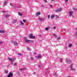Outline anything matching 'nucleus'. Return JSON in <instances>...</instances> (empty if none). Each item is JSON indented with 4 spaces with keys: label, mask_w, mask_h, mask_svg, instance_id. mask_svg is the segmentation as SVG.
<instances>
[{
    "label": "nucleus",
    "mask_w": 77,
    "mask_h": 77,
    "mask_svg": "<svg viewBox=\"0 0 77 77\" xmlns=\"http://www.w3.org/2000/svg\"><path fill=\"white\" fill-rule=\"evenodd\" d=\"M67 64H70L72 62V60H66Z\"/></svg>",
    "instance_id": "obj_1"
},
{
    "label": "nucleus",
    "mask_w": 77,
    "mask_h": 77,
    "mask_svg": "<svg viewBox=\"0 0 77 77\" xmlns=\"http://www.w3.org/2000/svg\"><path fill=\"white\" fill-rule=\"evenodd\" d=\"M29 38L31 39H35V36H33V34H30Z\"/></svg>",
    "instance_id": "obj_2"
},
{
    "label": "nucleus",
    "mask_w": 77,
    "mask_h": 77,
    "mask_svg": "<svg viewBox=\"0 0 77 77\" xmlns=\"http://www.w3.org/2000/svg\"><path fill=\"white\" fill-rule=\"evenodd\" d=\"M24 40L25 42H26V43H29V40L27 39L26 37H24Z\"/></svg>",
    "instance_id": "obj_3"
},
{
    "label": "nucleus",
    "mask_w": 77,
    "mask_h": 77,
    "mask_svg": "<svg viewBox=\"0 0 77 77\" xmlns=\"http://www.w3.org/2000/svg\"><path fill=\"white\" fill-rule=\"evenodd\" d=\"M49 73V69H48L45 71V74H48Z\"/></svg>",
    "instance_id": "obj_4"
},
{
    "label": "nucleus",
    "mask_w": 77,
    "mask_h": 77,
    "mask_svg": "<svg viewBox=\"0 0 77 77\" xmlns=\"http://www.w3.org/2000/svg\"><path fill=\"white\" fill-rule=\"evenodd\" d=\"M9 74L8 75V77H12V75H13V73L10 72Z\"/></svg>",
    "instance_id": "obj_5"
},
{
    "label": "nucleus",
    "mask_w": 77,
    "mask_h": 77,
    "mask_svg": "<svg viewBox=\"0 0 77 77\" xmlns=\"http://www.w3.org/2000/svg\"><path fill=\"white\" fill-rule=\"evenodd\" d=\"M69 17H72V11H69Z\"/></svg>",
    "instance_id": "obj_6"
},
{
    "label": "nucleus",
    "mask_w": 77,
    "mask_h": 77,
    "mask_svg": "<svg viewBox=\"0 0 77 77\" xmlns=\"http://www.w3.org/2000/svg\"><path fill=\"white\" fill-rule=\"evenodd\" d=\"M10 16V15H8L6 14H5L4 15L5 17V18H9V17Z\"/></svg>",
    "instance_id": "obj_7"
},
{
    "label": "nucleus",
    "mask_w": 77,
    "mask_h": 77,
    "mask_svg": "<svg viewBox=\"0 0 77 77\" xmlns=\"http://www.w3.org/2000/svg\"><path fill=\"white\" fill-rule=\"evenodd\" d=\"M41 15V13H40L39 12H37L36 13V14L35 15L37 17H38V16H39V15Z\"/></svg>",
    "instance_id": "obj_8"
},
{
    "label": "nucleus",
    "mask_w": 77,
    "mask_h": 77,
    "mask_svg": "<svg viewBox=\"0 0 77 77\" xmlns=\"http://www.w3.org/2000/svg\"><path fill=\"white\" fill-rule=\"evenodd\" d=\"M55 16H56V15H52L51 17V19H52L53 18H54V17H55Z\"/></svg>",
    "instance_id": "obj_9"
},
{
    "label": "nucleus",
    "mask_w": 77,
    "mask_h": 77,
    "mask_svg": "<svg viewBox=\"0 0 77 77\" xmlns=\"http://www.w3.org/2000/svg\"><path fill=\"white\" fill-rule=\"evenodd\" d=\"M38 19L39 20H40L41 21H44V19L41 18L40 17H38Z\"/></svg>",
    "instance_id": "obj_10"
},
{
    "label": "nucleus",
    "mask_w": 77,
    "mask_h": 77,
    "mask_svg": "<svg viewBox=\"0 0 77 77\" xmlns=\"http://www.w3.org/2000/svg\"><path fill=\"white\" fill-rule=\"evenodd\" d=\"M8 60H9L11 62H12L13 61V59L12 58H8Z\"/></svg>",
    "instance_id": "obj_11"
},
{
    "label": "nucleus",
    "mask_w": 77,
    "mask_h": 77,
    "mask_svg": "<svg viewBox=\"0 0 77 77\" xmlns=\"http://www.w3.org/2000/svg\"><path fill=\"white\" fill-rule=\"evenodd\" d=\"M0 33H5V31L3 30H0Z\"/></svg>",
    "instance_id": "obj_12"
},
{
    "label": "nucleus",
    "mask_w": 77,
    "mask_h": 77,
    "mask_svg": "<svg viewBox=\"0 0 77 77\" xmlns=\"http://www.w3.org/2000/svg\"><path fill=\"white\" fill-rule=\"evenodd\" d=\"M25 69V68H20L19 69V71H24Z\"/></svg>",
    "instance_id": "obj_13"
},
{
    "label": "nucleus",
    "mask_w": 77,
    "mask_h": 77,
    "mask_svg": "<svg viewBox=\"0 0 77 77\" xmlns=\"http://www.w3.org/2000/svg\"><path fill=\"white\" fill-rule=\"evenodd\" d=\"M33 42H34V41H33V40H29V43H32Z\"/></svg>",
    "instance_id": "obj_14"
},
{
    "label": "nucleus",
    "mask_w": 77,
    "mask_h": 77,
    "mask_svg": "<svg viewBox=\"0 0 77 77\" xmlns=\"http://www.w3.org/2000/svg\"><path fill=\"white\" fill-rule=\"evenodd\" d=\"M18 14L20 16H23V14L20 12H18Z\"/></svg>",
    "instance_id": "obj_15"
},
{
    "label": "nucleus",
    "mask_w": 77,
    "mask_h": 77,
    "mask_svg": "<svg viewBox=\"0 0 77 77\" xmlns=\"http://www.w3.org/2000/svg\"><path fill=\"white\" fill-rule=\"evenodd\" d=\"M53 35L54 37H55V38L57 37V35H56V34H53Z\"/></svg>",
    "instance_id": "obj_16"
},
{
    "label": "nucleus",
    "mask_w": 77,
    "mask_h": 77,
    "mask_svg": "<svg viewBox=\"0 0 77 77\" xmlns=\"http://www.w3.org/2000/svg\"><path fill=\"white\" fill-rule=\"evenodd\" d=\"M27 49L29 51H31V50H32V49L29 47L27 48Z\"/></svg>",
    "instance_id": "obj_17"
},
{
    "label": "nucleus",
    "mask_w": 77,
    "mask_h": 77,
    "mask_svg": "<svg viewBox=\"0 0 77 77\" xmlns=\"http://www.w3.org/2000/svg\"><path fill=\"white\" fill-rule=\"evenodd\" d=\"M42 56L41 55H38L37 56L38 59H40V58H41Z\"/></svg>",
    "instance_id": "obj_18"
},
{
    "label": "nucleus",
    "mask_w": 77,
    "mask_h": 77,
    "mask_svg": "<svg viewBox=\"0 0 77 77\" xmlns=\"http://www.w3.org/2000/svg\"><path fill=\"white\" fill-rule=\"evenodd\" d=\"M21 8V7L20 6H19L18 7H14V8H15V9H17V8Z\"/></svg>",
    "instance_id": "obj_19"
},
{
    "label": "nucleus",
    "mask_w": 77,
    "mask_h": 77,
    "mask_svg": "<svg viewBox=\"0 0 77 77\" xmlns=\"http://www.w3.org/2000/svg\"><path fill=\"white\" fill-rule=\"evenodd\" d=\"M54 76H56V77L57 76V75H58L57 74V73H54Z\"/></svg>",
    "instance_id": "obj_20"
},
{
    "label": "nucleus",
    "mask_w": 77,
    "mask_h": 77,
    "mask_svg": "<svg viewBox=\"0 0 77 77\" xmlns=\"http://www.w3.org/2000/svg\"><path fill=\"white\" fill-rule=\"evenodd\" d=\"M14 43L15 45H17V42H14Z\"/></svg>",
    "instance_id": "obj_21"
},
{
    "label": "nucleus",
    "mask_w": 77,
    "mask_h": 77,
    "mask_svg": "<svg viewBox=\"0 0 77 77\" xmlns=\"http://www.w3.org/2000/svg\"><path fill=\"white\" fill-rule=\"evenodd\" d=\"M7 5V1H5L4 2V5Z\"/></svg>",
    "instance_id": "obj_22"
},
{
    "label": "nucleus",
    "mask_w": 77,
    "mask_h": 77,
    "mask_svg": "<svg viewBox=\"0 0 77 77\" xmlns=\"http://www.w3.org/2000/svg\"><path fill=\"white\" fill-rule=\"evenodd\" d=\"M61 11V10H56V12H60Z\"/></svg>",
    "instance_id": "obj_23"
},
{
    "label": "nucleus",
    "mask_w": 77,
    "mask_h": 77,
    "mask_svg": "<svg viewBox=\"0 0 77 77\" xmlns=\"http://www.w3.org/2000/svg\"><path fill=\"white\" fill-rule=\"evenodd\" d=\"M68 47L69 48H71V47H72V44H69V45H68Z\"/></svg>",
    "instance_id": "obj_24"
},
{
    "label": "nucleus",
    "mask_w": 77,
    "mask_h": 77,
    "mask_svg": "<svg viewBox=\"0 0 77 77\" xmlns=\"http://www.w3.org/2000/svg\"><path fill=\"white\" fill-rule=\"evenodd\" d=\"M38 67L39 68H41L42 67V66H41V63L40 64L38 65Z\"/></svg>",
    "instance_id": "obj_25"
},
{
    "label": "nucleus",
    "mask_w": 77,
    "mask_h": 77,
    "mask_svg": "<svg viewBox=\"0 0 77 77\" xmlns=\"http://www.w3.org/2000/svg\"><path fill=\"white\" fill-rule=\"evenodd\" d=\"M60 62H63V60L62 59V58H60Z\"/></svg>",
    "instance_id": "obj_26"
},
{
    "label": "nucleus",
    "mask_w": 77,
    "mask_h": 77,
    "mask_svg": "<svg viewBox=\"0 0 77 77\" xmlns=\"http://www.w3.org/2000/svg\"><path fill=\"white\" fill-rule=\"evenodd\" d=\"M48 29H49V28H48V27H47L45 30L46 31H47V30H48Z\"/></svg>",
    "instance_id": "obj_27"
},
{
    "label": "nucleus",
    "mask_w": 77,
    "mask_h": 77,
    "mask_svg": "<svg viewBox=\"0 0 77 77\" xmlns=\"http://www.w3.org/2000/svg\"><path fill=\"white\" fill-rule=\"evenodd\" d=\"M5 72L6 74H8V71L5 70Z\"/></svg>",
    "instance_id": "obj_28"
},
{
    "label": "nucleus",
    "mask_w": 77,
    "mask_h": 77,
    "mask_svg": "<svg viewBox=\"0 0 77 77\" xmlns=\"http://www.w3.org/2000/svg\"><path fill=\"white\" fill-rule=\"evenodd\" d=\"M72 66H73V65H72V64H71V65H70V68H72Z\"/></svg>",
    "instance_id": "obj_29"
},
{
    "label": "nucleus",
    "mask_w": 77,
    "mask_h": 77,
    "mask_svg": "<svg viewBox=\"0 0 77 77\" xmlns=\"http://www.w3.org/2000/svg\"><path fill=\"white\" fill-rule=\"evenodd\" d=\"M55 16L56 17V18H57V19L59 18V17L57 15H56Z\"/></svg>",
    "instance_id": "obj_30"
},
{
    "label": "nucleus",
    "mask_w": 77,
    "mask_h": 77,
    "mask_svg": "<svg viewBox=\"0 0 77 77\" xmlns=\"http://www.w3.org/2000/svg\"><path fill=\"white\" fill-rule=\"evenodd\" d=\"M65 3H68V0H65Z\"/></svg>",
    "instance_id": "obj_31"
},
{
    "label": "nucleus",
    "mask_w": 77,
    "mask_h": 77,
    "mask_svg": "<svg viewBox=\"0 0 77 77\" xmlns=\"http://www.w3.org/2000/svg\"><path fill=\"white\" fill-rule=\"evenodd\" d=\"M57 40H60V37H58L57 38Z\"/></svg>",
    "instance_id": "obj_32"
},
{
    "label": "nucleus",
    "mask_w": 77,
    "mask_h": 77,
    "mask_svg": "<svg viewBox=\"0 0 77 77\" xmlns=\"http://www.w3.org/2000/svg\"><path fill=\"white\" fill-rule=\"evenodd\" d=\"M48 20H49V19H50V15H48Z\"/></svg>",
    "instance_id": "obj_33"
},
{
    "label": "nucleus",
    "mask_w": 77,
    "mask_h": 77,
    "mask_svg": "<svg viewBox=\"0 0 77 77\" xmlns=\"http://www.w3.org/2000/svg\"><path fill=\"white\" fill-rule=\"evenodd\" d=\"M20 23H21V24L22 25H24V23L22 22V21H20Z\"/></svg>",
    "instance_id": "obj_34"
},
{
    "label": "nucleus",
    "mask_w": 77,
    "mask_h": 77,
    "mask_svg": "<svg viewBox=\"0 0 77 77\" xmlns=\"http://www.w3.org/2000/svg\"><path fill=\"white\" fill-rule=\"evenodd\" d=\"M23 22L24 23H25L26 22V20H23Z\"/></svg>",
    "instance_id": "obj_35"
},
{
    "label": "nucleus",
    "mask_w": 77,
    "mask_h": 77,
    "mask_svg": "<svg viewBox=\"0 0 77 77\" xmlns=\"http://www.w3.org/2000/svg\"><path fill=\"white\" fill-rule=\"evenodd\" d=\"M10 5L11 6H13V4H12L11 3L10 4Z\"/></svg>",
    "instance_id": "obj_36"
},
{
    "label": "nucleus",
    "mask_w": 77,
    "mask_h": 77,
    "mask_svg": "<svg viewBox=\"0 0 77 77\" xmlns=\"http://www.w3.org/2000/svg\"><path fill=\"white\" fill-rule=\"evenodd\" d=\"M72 9H73V10H75V7H73L72 8Z\"/></svg>",
    "instance_id": "obj_37"
},
{
    "label": "nucleus",
    "mask_w": 77,
    "mask_h": 77,
    "mask_svg": "<svg viewBox=\"0 0 77 77\" xmlns=\"http://www.w3.org/2000/svg\"><path fill=\"white\" fill-rule=\"evenodd\" d=\"M18 55H19V56H22V54H21L19 53L18 54Z\"/></svg>",
    "instance_id": "obj_38"
},
{
    "label": "nucleus",
    "mask_w": 77,
    "mask_h": 77,
    "mask_svg": "<svg viewBox=\"0 0 77 77\" xmlns=\"http://www.w3.org/2000/svg\"><path fill=\"white\" fill-rule=\"evenodd\" d=\"M44 0L45 2V3H47V0Z\"/></svg>",
    "instance_id": "obj_39"
},
{
    "label": "nucleus",
    "mask_w": 77,
    "mask_h": 77,
    "mask_svg": "<svg viewBox=\"0 0 77 77\" xmlns=\"http://www.w3.org/2000/svg\"><path fill=\"white\" fill-rule=\"evenodd\" d=\"M72 70H73L74 71H75V69H72V68L71 69V71H72Z\"/></svg>",
    "instance_id": "obj_40"
},
{
    "label": "nucleus",
    "mask_w": 77,
    "mask_h": 77,
    "mask_svg": "<svg viewBox=\"0 0 77 77\" xmlns=\"http://www.w3.org/2000/svg\"><path fill=\"white\" fill-rule=\"evenodd\" d=\"M2 12H3V13H6V12L4 11H2Z\"/></svg>",
    "instance_id": "obj_41"
},
{
    "label": "nucleus",
    "mask_w": 77,
    "mask_h": 77,
    "mask_svg": "<svg viewBox=\"0 0 77 77\" xmlns=\"http://www.w3.org/2000/svg\"><path fill=\"white\" fill-rule=\"evenodd\" d=\"M30 60H33V57H31L30 58Z\"/></svg>",
    "instance_id": "obj_42"
},
{
    "label": "nucleus",
    "mask_w": 77,
    "mask_h": 77,
    "mask_svg": "<svg viewBox=\"0 0 77 77\" xmlns=\"http://www.w3.org/2000/svg\"><path fill=\"white\" fill-rule=\"evenodd\" d=\"M0 44H3V42H0Z\"/></svg>",
    "instance_id": "obj_43"
},
{
    "label": "nucleus",
    "mask_w": 77,
    "mask_h": 77,
    "mask_svg": "<svg viewBox=\"0 0 77 77\" xmlns=\"http://www.w3.org/2000/svg\"><path fill=\"white\" fill-rule=\"evenodd\" d=\"M62 8H60L59 9H57V10H62Z\"/></svg>",
    "instance_id": "obj_44"
},
{
    "label": "nucleus",
    "mask_w": 77,
    "mask_h": 77,
    "mask_svg": "<svg viewBox=\"0 0 77 77\" xmlns=\"http://www.w3.org/2000/svg\"><path fill=\"white\" fill-rule=\"evenodd\" d=\"M50 8H53V5H50Z\"/></svg>",
    "instance_id": "obj_45"
},
{
    "label": "nucleus",
    "mask_w": 77,
    "mask_h": 77,
    "mask_svg": "<svg viewBox=\"0 0 77 77\" xmlns=\"http://www.w3.org/2000/svg\"><path fill=\"white\" fill-rule=\"evenodd\" d=\"M17 64L16 63H14V65H16Z\"/></svg>",
    "instance_id": "obj_46"
},
{
    "label": "nucleus",
    "mask_w": 77,
    "mask_h": 77,
    "mask_svg": "<svg viewBox=\"0 0 77 77\" xmlns=\"http://www.w3.org/2000/svg\"><path fill=\"white\" fill-rule=\"evenodd\" d=\"M53 29H56V27L54 26L53 27Z\"/></svg>",
    "instance_id": "obj_47"
},
{
    "label": "nucleus",
    "mask_w": 77,
    "mask_h": 77,
    "mask_svg": "<svg viewBox=\"0 0 77 77\" xmlns=\"http://www.w3.org/2000/svg\"><path fill=\"white\" fill-rule=\"evenodd\" d=\"M15 23V21H13V23Z\"/></svg>",
    "instance_id": "obj_48"
},
{
    "label": "nucleus",
    "mask_w": 77,
    "mask_h": 77,
    "mask_svg": "<svg viewBox=\"0 0 77 77\" xmlns=\"http://www.w3.org/2000/svg\"><path fill=\"white\" fill-rule=\"evenodd\" d=\"M34 54H36V53L35 52H34Z\"/></svg>",
    "instance_id": "obj_49"
},
{
    "label": "nucleus",
    "mask_w": 77,
    "mask_h": 77,
    "mask_svg": "<svg viewBox=\"0 0 77 77\" xmlns=\"http://www.w3.org/2000/svg\"><path fill=\"white\" fill-rule=\"evenodd\" d=\"M52 2H54L55 1V0H51Z\"/></svg>",
    "instance_id": "obj_50"
},
{
    "label": "nucleus",
    "mask_w": 77,
    "mask_h": 77,
    "mask_svg": "<svg viewBox=\"0 0 77 77\" xmlns=\"http://www.w3.org/2000/svg\"><path fill=\"white\" fill-rule=\"evenodd\" d=\"M33 74H36V72H34V73H33Z\"/></svg>",
    "instance_id": "obj_51"
},
{
    "label": "nucleus",
    "mask_w": 77,
    "mask_h": 77,
    "mask_svg": "<svg viewBox=\"0 0 77 77\" xmlns=\"http://www.w3.org/2000/svg\"><path fill=\"white\" fill-rule=\"evenodd\" d=\"M11 64L12 65H13V62H11Z\"/></svg>",
    "instance_id": "obj_52"
},
{
    "label": "nucleus",
    "mask_w": 77,
    "mask_h": 77,
    "mask_svg": "<svg viewBox=\"0 0 77 77\" xmlns=\"http://www.w3.org/2000/svg\"><path fill=\"white\" fill-rule=\"evenodd\" d=\"M44 5H42V7H44Z\"/></svg>",
    "instance_id": "obj_53"
},
{
    "label": "nucleus",
    "mask_w": 77,
    "mask_h": 77,
    "mask_svg": "<svg viewBox=\"0 0 77 77\" xmlns=\"http://www.w3.org/2000/svg\"><path fill=\"white\" fill-rule=\"evenodd\" d=\"M76 35H77V32H76Z\"/></svg>",
    "instance_id": "obj_54"
},
{
    "label": "nucleus",
    "mask_w": 77,
    "mask_h": 77,
    "mask_svg": "<svg viewBox=\"0 0 77 77\" xmlns=\"http://www.w3.org/2000/svg\"><path fill=\"white\" fill-rule=\"evenodd\" d=\"M76 30H77V28H76Z\"/></svg>",
    "instance_id": "obj_55"
},
{
    "label": "nucleus",
    "mask_w": 77,
    "mask_h": 77,
    "mask_svg": "<svg viewBox=\"0 0 77 77\" xmlns=\"http://www.w3.org/2000/svg\"><path fill=\"white\" fill-rule=\"evenodd\" d=\"M63 30H65V31L66 30L65 29H64Z\"/></svg>",
    "instance_id": "obj_56"
},
{
    "label": "nucleus",
    "mask_w": 77,
    "mask_h": 77,
    "mask_svg": "<svg viewBox=\"0 0 77 77\" xmlns=\"http://www.w3.org/2000/svg\"><path fill=\"white\" fill-rule=\"evenodd\" d=\"M41 62V61H39L40 62Z\"/></svg>",
    "instance_id": "obj_57"
}]
</instances>
